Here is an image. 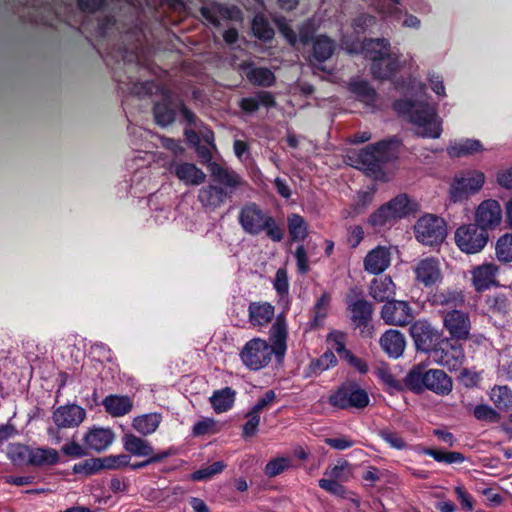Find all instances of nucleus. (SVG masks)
<instances>
[{
	"label": "nucleus",
	"mask_w": 512,
	"mask_h": 512,
	"mask_svg": "<svg viewBox=\"0 0 512 512\" xmlns=\"http://www.w3.org/2000/svg\"><path fill=\"white\" fill-rule=\"evenodd\" d=\"M252 30L254 35L262 40H270L274 36L273 28L261 13H258L254 16L252 22Z\"/></svg>",
	"instance_id": "49530a36"
},
{
	"label": "nucleus",
	"mask_w": 512,
	"mask_h": 512,
	"mask_svg": "<svg viewBox=\"0 0 512 512\" xmlns=\"http://www.w3.org/2000/svg\"><path fill=\"white\" fill-rule=\"evenodd\" d=\"M176 112H180L188 123L194 124L196 122V116L184 105L182 100L170 91L163 90L162 100L154 106L156 122L163 127L168 126L174 121Z\"/></svg>",
	"instance_id": "1a4fd4ad"
},
{
	"label": "nucleus",
	"mask_w": 512,
	"mask_h": 512,
	"mask_svg": "<svg viewBox=\"0 0 512 512\" xmlns=\"http://www.w3.org/2000/svg\"><path fill=\"white\" fill-rule=\"evenodd\" d=\"M240 108L247 112L253 113L259 109L260 106L264 107H272L275 105V100L273 95L267 91H260L254 96L242 98L240 103Z\"/></svg>",
	"instance_id": "e433bc0d"
},
{
	"label": "nucleus",
	"mask_w": 512,
	"mask_h": 512,
	"mask_svg": "<svg viewBox=\"0 0 512 512\" xmlns=\"http://www.w3.org/2000/svg\"><path fill=\"white\" fill-rule=\"evenodd\" d=\"M416 239L424 245L433 246L441 243L446 237V224L440 217L425 215L415 227Z\"/></svg>",
	"instance_id": "f8f14e48"
},
{
	"label": "nucleus",
	"mask_w": 512,
	"mask_h": 512,
	"mask_svg": "<svg viewBox=\"0 0 512 512\" xmlns=\"http://www.w3.org/2000/svg\"><path fill=\"white\" fill-rule=\"evenodd\" d=\"M443 326L449 332L452 339L466 340L469 338L471 330V321L469 314L452 309L443 316Z\"/></svg>",
	"instance_id": "2eb2a0df"
},
{
	"label": "nucleus",
	"mask_w": 512,
	"mask_h": 512,
	"mask_svg": "<svg viewBox=\"0 0 512 512\" xmlns=\"http://www.w3.org/2000/svg\"><path fill=\"white\" fill-rule=\"evenodd\" d=\"M455 241L461 251L475 254L486 246L488 233L477 224L462 225L455 232Z\"/></svg>",
	"instance_id": "ddd939ff"
},
{
	"label": "nucleus",
	"mask_w": 512,
	"mask_h": 512,
	"mask_svg": "<svg viewBox=\"0 0 512 512\" xmlns=\"http://www.w3.org/2000/svg\"><path fill=\"white\" fill-rule=\"evenodd\" d=\"M202 16L213 26H220V20L242 21V11L236 6L211 3L201 8Z\"/></svg>",
	"instance_id": "412c9836"
},
{
	"label": "nucleus",
	"mask_w": 512,
	"mask_h": 512,
	"mask_svg": "<svg viewBox=\"0 0 512 512\" xmlns=\"http://www.w3.org/2000/svg\"><path fill=\"white\" fill-rule=\"evenodd\" d=\"M490 400L499 410H511L512 390L506 385L494 386L490 391Z\"/></svg>",
	"instance_id": "58836bf2"
},
{
	"label": "nucleus",
	"mask_w": 512,
	"mask_h": 512,
	"mask_svg": "<svg viewBox=\"0 0 512 512\" xmlns=\"http://www.w3.org/2000/svg\"><path fill=\"white\" fill-rule=\"evenodd\" d=\"M381 317L388 325L405 326L413 320L414 315L408 302L392 299L383 305Z\"/></svg>",
	"instance_id": "4468645a"
},
{
	"label": "nucleus",
	"mask_w": 512,
	"mask_h": 512,
	"mask_svg": "<svg viewBox=\"0 0 512 512\" xmlns=\"http://www.w3.org/2000/svg\"><path fill=\"white\" fill-rule=\"evenodd\" d=\"M394 109L409 119L416 134L425 138L440 137L442 127L436 107L429 104L424 96L415 100L410 98L397 100L394 103Z\"/></svg>",
	"instance_id": "f03ea898"
},
{
	"label": "nucleus",
	"mask_w": 512,
	"mask_h": 512,
	"mask_svg": "<svg viewBox=\"0 0 512 512\" xmlns=\"http://www.w3.org/2000/svg\"><path fill=\"white\" fill-rule=\"evenodd\" d=\"M485 183L483 172L475 169L465 170L457 173L450 184L449 198L452 202L458 203L478 193Z\"/></svg>",
	"instance_id": "0eeeda50"
},
{
	"label": "nucleus",
	"mask_w": 512,
	"mask_h": 512,
	"mask_svg": "<svg viewBox=\"0 0 512 512\" xmlns=\"http://www.w3.org/2000/svg\"><path fill=\"white\" fill-rule=\"evenodd\" d=\"M499 267L494 263H483L471 270L472 285L477 292L485 291L498 284Z\"/></svg>",
	"instance_id": "5701e85b"
},
{
	"label": "nucleus",
	"mask_w": 512,
	"mask_h": 512,
	"mask_svg": "<svg viewBox=\"0 0 512 512\" xmlns=\"http://www.w3.org/2000/svg\"><path fill=\"white\" fill-rule=\"evenodd\" d=\"M369 294L378 302H388L394 299L396 285L389 276L374 278L370 283Z\"/></svg>",
	"instance_id": "cd10ccee"
},
{
	"label": "nucleus",
	"mask_w": 512,
	"mask_h": 512,
	"mask_svg": "<svg viewBox=\"0 0 512 512\" xmlns=\"http://www.w3.org/2000/svg\"><path fill=\"white\" fill-rule=\"evenodd\" d=\"M31 447L20 444L12 443L7 447V457L15 465H30Z\"/></svg>",
	"instance_id": "37998d69"
},
{
	"label": "nucleus",
	"mask_w": 512,
	"mask_h": 512,
	"mask_svg": "<svg viewBox=\"0 0 512 512\" xmlns=\"http://www.w3.org/2000/svg\"><path fill=\"white\" fill-rule=\"evenodd\" d=\"M423 453L427 456L432 457L437 462L446 464L463 463L465 460L464 455L456 451L443 452L440 450L427 448L423 450Z\"/></svg>",
	"instance_id": "de8ad7c7"
},
{
	"label": "nucleus",
	"mask_w": 512,
	"mask_h": 512,
	"mask_svg": "<svg viewBox=\"0 0 512 512\" xmlns=\"http://www.w3.org/2000/svg\"><path fill=\"white\" fill-rule=\"evenodd\" d=\"M404 335L398 330H388L380 338L381 348L392 358L400 357L405 349Z\"/></svg>",
	"instance_id": "7c9ffc66"
},
{
	"label": "nucleus",
	"mask_w": 512,
	"mask_h": 512,
	"mask_svg": "<svg viewBox=\"0 0 512 512\" xmlns=\"http://www.w3.org/2000/svg\"><path fill=\"white\" fill-rule=\"evenodd\" d=\"M85 417L86 412L82 407L69 404L58 407L52 418L58 428H74L79 426Z\"/></svg>",
	"instance_id": "4be33fe9"
},
{
	"label": "nucleus",
	"mask_w": 512,
	"mask_h": 512,
	"mask_svg": "<svg viewBox=\"0 0 512 512\" xmlns=\"http://www.w3.org/2000/svg\"><path fill=\"white\" fill-rule=\"evenodd\" d=\"M275 398L276 394L273 390L267 391L260 399H258L250 411L253 412V414L260 415L264 409L268 408L274 402Z\"/></svg>",
	"instance_id": "774afa93"
},
{
	"label": "nucleus",
	"mask_w": 512,
	"mask_h": 512,
	"mask_svg": "<svg viewBox=\"0 0 512 512\" xmlns=\"http://www.w3.org/2000/svg\"><path fill=\"white\" fill-rule=\"evenodd\" d=\"M349 53L362 52L372 61V75L380 80L392 78L401 67V55L392 53L388 39H365L362 43H343Z\"/></svg>",
	"instance_id": "f257e3e1"
},
{
	"label": "nucleus",
	"mask_w": 512,
	"mask_h": 512,
	"mask_svg": "<svg viewBox=\"0 0 512 512\" xmlns=\"http://www.w3.org/2000/svg\"><path fill=\"white\" fill-rule=\"evenodd\" d=\"M238 221L248 234L258 235L265 231L266 235L274 242H280L283 239V229L256 203H246L239 212Z\"/></svg>",
	"instance_id": "39448f33"
},
{
	"label": "nucleus",
	"mask_w": 512,
	"mask_h": 512,
	"mask_svg": "<svg viewBox=\"0 0 512 512\" xmlns=\"http://www.w3.org/2000/svg\"><path fill=\"white\" fill-rule=\"evenodd\" d=\"M502 208L494 199L484 200L479 204L475 212V221L485 231L495 229L502 222Z\"/></svg>",
	"instance_id": "a211bd4d"
},
{
	"label": "nucleus",
	"mask_w": 512,
	"mask_h": 512,
	"mask_svg": "<svg viewBox=\"0 0 512 512\" xmlns=\"http://www.w3.org/2000/svg\"><path fill=\"white\" fill-rule=\"evenodd\" d=\"M405 387L415 393L425 390L445 396L452 391V379L440 369H426L425 366L415 365L406 375Z\"/></svg>",
	"instance_id": "20e7f679"
},
{
	"label": "nucleus",
	"mask_w": 512,
	"mask_h": 512,
	"mask_svg": "<svg viewBox=\"0 0 512 512\" xmlns=\"http://www.w3.org/2000/svg\"><path fill=\"white\" fill-rule=\"evenodd\" d=\"M287 325L284 317L279 315L270 329L271 347L275 351L278 360L282 359L286 352Z\"/></svg>",
	"instance_id": "c756f323"
},
{
	"label": "nucleus",
	"mask_w": 512,
	"mask_h": 512,
	"mask_svg": "<svg viewBox=\"0 0 512 512\" xmlns=\"http://www.w3.org/2000/svg\"><path fill=\"white\" fill-rule=\"evenodd\" d=\"M391 264L389 247L377 246L370 250L363 260L364 270L372 275L383 273Z\"/></svg>",
	"instance_id": "b1692460"
},
{
	"label": "nucleus",
	"mask_w": 512,
	"mask_h": 512,
	"mask_svg": "<svg viewBox=\"0 0 512 512\" xmlns=\"http://www.w3.org/2000/svg\"><path fill=\"white\" fill-rule=\"evenodd\" d=\"M394 220L390 215V211L386 205L381 206L376 212L369 217V223L375 227H381Z\"/></svg>",
	"instance_id": "13d9d810"
},
{
	"label": "nucleus",
	"mask_w": 512,
	"mask_h": 512,
	"mask_svg": "<svg viewBox=\"0 0 512 512\" xmlns=\"http://www.w3.org/2000/svg\"><path fill=\"white\" fill-rule=\"evenodd\" d=\"M431 360L450 371H458L463 367L465 354L461 344L445 339L439 347H434L429 353Z\"/></svg>",
	"instance_id": "9b49d317"
},
{
	"label": "nucleus",
	"mask_w": 512,
	"mask_h": 512,
	"mask_svg": "<svg viewBox=\"0 0 512 512\" xmlns=\"http://www.w3.org/2000/svg\"><path fill=\"white\" fill-rule=\"evenodd\" d=\"M352 320L358 325L365 324L371 318L372 306L364 299L355 301L349 306Z\"/></svg>",
	"instance_id": "a18cd8bd"
},
{
	"label": "nucleus",
	"mask_w": 512,
	"mask_h": 512,
	"mask_svg": "<svg viewBox=\"0 0 512 512\" xmlns=\"http://www.w3.org/2000/svg\"><path fill=\"white\" fill-rule=\"evenodd\" d=\"M208 169L214 181L223 185L224 188L213 184L202 187L198 193V200L205 209L215 211L225 203L236 188L244 184V180L234 170L218 163H210Z\"/></svg>",
	"instance_id": "7ed1b4c3"
},
{
	"label": "nucleus",
	"mask_w": 512,
	"mask_h": 512,
	"mask_svg": "<svg viewBox=\"0 0 512 512\" xmlns=\"http://www.w3.org/2000/svg\"><path fill=\"white\" fill-rule=\"evenodd\" d=\"M325 475H327L329 479H333L335 481H346L350 476L348 462L343 461L333 467L328 468L325 472Z\"/></svg>",
	"instance_id": "4d7b16f0"
},
{
	"label": "nucleus",
	"mask_w": 512,
	"mask_h": 512,
	"mask_svg": "<svg viewBox=\"0 0 512 512\" xmlns=\"http://www.w3.org/2000/svg\"><path fill=\"white\" fill-rule=\"evenodd\" d=\"M328 401L338 409H364L369 405L370 398L357 382L346 381L329 396Z\"/></svg>",
	"instance_id": "6e6552de"
},
{
	"label": "nucleus",
	"mask_w": 512,
	"mask_h": 512,
	"mask_svg": "<svg viewBox=\"0 0 512 512\" xmlns=\"http://www.w3.org/2000/svg\"><path fill=\"white\" fill-rule=\"evenodd\" d=\"M273 287L280 296H284V295L288 294L289 281H288L286 269L279 268L276 271L275 279L273 282Z\"/></svg>",
	"instance_id": "680f3d73"
},
{
	"label": "nucleus",
	"mask_w": 512,
	"mask_h": 512,
	"mask_svg": "<svg viewBox=\"0 0 512 512\" xmlns=\"http://www.w3.org/2000/svg\"><path fill=\"white\" fill-rule=\"evenodd\" d=\"M484 151L482 143L477 139L464 138L451 142L447 147L450 157H464Z\"/></svg>",
	"instance_id": "2f4dec72"
},
{
	"label": "nucleus",
	"mask_w": 512,
	"mask_h": 512,
	"mask_svg": "<svg viewBox=\"0 0 512 512\" xmlns=\"http://www.w3.org/2000/svg\"><path fill=\"white\" fill-rule=\"evenodd\" d=\"M248 418L247 422L243 426V436L250 437L256 434L258 426L260 424V415L253 414V412L249 411L246 414Z\"/></svg>",
	"instance_id": "69168bd1"
},
{
	"label": "nucleus",
	"mask_w": 512,
	"mask_h": 512,
	"mask_svg": "<svg viewBox=\"0 0 512 512\" xmlns=\"http://www.w3.org/2000/svg\"><path fill=\"white\" fill-rule=\"evenodd\" d=\"M167 170L186 186H198L206 179V174L195 164L182 160H172Z\"/></svg>",
	"instance_id": "f3484780"
},
{
	"label": "nucleus",
	"mask_w": 512,
	"mask_h": 512,
	"mask_svg": "<svg viewBox=\"0 0 512 512\" xmlns=\"http://www.w3.org/2000/svg\"><path fill=\"white\" fill-rule=\"evenodd\" d=\"M474 416L478 420L495 421L498 418V413L492 407L480 404L474 408Z\"/></svg>",
	"instance_id": "338daca9"
},
{
	"label": "nucleus",
	"mask_w": 512,
	"mask_h": 512,
	"mask_svg": "<svg viewBox=\"0 0 512 512\" xmlns=\"http://www.w3.org/2000/svg\"><path fill=\"white\" fill-rule=\"evenodd\" d=\"M398 144L397 138L391 137L368 145L357 155L359 168L367 173L376 175L380 171L382 163L395 155Z\"/></svg>",
	"instance_id": "423d86ee"
},
{
	"label": "nucleus",
	"mask_w": 512,
	"mask_h": 512,
	"mask_svg": "<svg viewBox=\"0 0 512 512\" xmlns=\"http://www.w3.org/2000/svg\"><path fill=\"white\" fill-rule=\"evenodd\" d=\"M59 461V454L53 448H31L30 465H53Z\"/></svg>",
	"instance_id": "79ce46f5"
},
{
	"label": "nucleus",
	"mask_w": 512,
	"mask_h": 512,
	"mask_svg": "<svg viewBox=\"0 0 512 512\" xmlns=\"http://www.w3.org/2000/svg\"><path fill=\"white\" fill-rule=\"evenodd\" d=\"M88 448L101 452L106 450L114 441V433L109 428H93L84 437Z\"/></svg>",
	"instance_id": "c85d7f7f"
},
{
	"label": "nucleus",
	"mask_w": 512,
	"mask_h": 512,
	"mask_svg": "<svg viewBox=\"0 0 512 512\" xmlns=\"http://www.w3.org/2000/svg\"><path fill=\"white\" fill-rule=\"evenodd\" d=\"M489 307L497 313L505 314L509 308V302L505 295L498 294L488 299Z\"/></svg>",
	"instance_id": "0e129e2a"
},
{
	"label": "nucleus",
	"mask_w": 512,
	"mask_h": 512,
	"mask_svg": "<svg viewBox=\"0 0 512 512\" xmlns=\"http://www.w3.org/2000/svg\"><path fill=\"white\" fill-rule=\"evenodd\" d=\"M330 301V295L326 292H324L316 301L314 305L313 325L318 326L322 324L323 320L327 316L330 307Z\"/></svg>",
	"instance_id": "3c124183"
},
{
	"label": "nucleus",
	"mask_w": 512,
	"mask_h": 512,
	"mask_svg": "<svg viewBox=\"0 0 512 512\" xmlns=\"http://www.w3.org/2000/svg\"><path fill=\"white\" fill-rule=\"evenodd\" d=\"M495 252L498 260L512 262V234H504L497 240Z\"/></svg>",
	"instance_id": "09e8293b"
},
{
	"label": "nucleus",
	"mask_w": 512,
	"mask_h": 512,
	"mask_svg": "<svg viewBox=\"0 0 512 512\" xmlns=\"http://www.w3.org/2000/svg\"><path fill=\"white\" fill-rule=\"evenodd\" d=\"M162 421L160 413H148L137 416L132 421V427L141 435L147 436L153 434Z\"/></svg>",
	"instance_id": "f704fd0d"
},
{
	"label": "nucleus",
	"mask_w": 512,
	"mask_h": 512,
	"mask_svg": "<svg viewBox=\"0 0 512 512\" xmlns=\"http://www.w3.org/2000/svg\"><path fill=\"white\" fill-rule=\"evenodd\" d=\"M345 340V334L340 331H333L327 337L330 348L335 350L341 359L349 352L345 348Z\"/></svg>",
	"instance_id": "864d4df0"
},
{
	"label": "nucleus",
	"mask_w": 512,
	"mask_h": 512,
	"mask_svg": "<svg viewBox=\"0 0 512 512\" xmlns=\"http://www.w3.org/2000/svg\"><path fill=\"white\" fill-rule=\"evenodd\" d=\"M101 461L103 468L119 469L130 465V456L127 454H120L109 456Z\"/></svg>",
	"instance_id": "e2e57ef3"
},
{
	"label": "nucleus",
	"mask_w": 512,
	"mask_h": 512,
	"mask_svg": "<svg viewBox=\"0 0 512 512\" xmlns=\"http://www.w3.org/2000/svg\"><path fill=\"white\" fill-rule=\"evenodd\" d=\"M275 316L274 306L266 301H254L248 306V321L253 327H266Z\"/></svg>",
	"instance_id": "393cba45"
},
{
	"label": "nucleus",
	"mask_w": 512,
	"mask_h": 512,
	"mask_svg": "<svg viewBox=\"0 0 512 512\" xmlns=\"http://www.w3.org/2000/svg\"><path fill=\"white\" fill-rule=\"evenodd\" d=\"M349 90L356 99L362 102L371 111L379 107V97L375 89L365 80L353 79L349 83Z\"/></svg>",
	"instance_id": "a878e982"
},
{
	"label": "nucleus",
	"mask_w": 512,
	"mask_h": 512,
	"mask_svg": "<svg viewBox=\"0 0 512 512\" xmlns=\"http://www.w3.org/2000/svg\"><path fill=\"white\" fill-rule=\"evenodd\" d=\"M379 435L391 448L402 450L406 447V442L397 432L385 429Z\"/></svg>",
	"instance_id": "052dcab7"
},
{
	"label": "nucleus",
	"mask_w": 512,
	"mask_h": 512,
	"mask_svg": "<svg viewBox=\"0 0 512 512\" xmlns=\"http://www.w3.org/2000/svg\"><path fill=\"white\" fill-rule=\"evenodd\" d=\"M122 443L124 449L134 456L146 457L153 454V447L150 443L132 433L124 434Z\"/></svg>",
	"instance_id": "72a5a7b5"
},
{
	"label": "nucleus",
	"mask_w": 512,
	"mask_h": 512,
	"mask_svg": "<svg viewBox=\"0 0 512 512\" xmlns=\"http://www.w3.org/2000/svg\"><path fill=\"white\" fill-rule=\"evenodd\" d=\"M276 25L280 31V33L285 37V39L291 45H295L299 39V41L303 44H307L313 37L316 32L318 25L316 24L314 19H309L299 29V34L297 35L294 30L291 28L289 22L284 18L275 19Z\"/></svg>",
	"instance_id": "aec40b11"
},
{
	"label": "nucleus",
	"mask_w": 512,
	"mask_h": 512,
	"mask_svg": "<svg viewBox=\"0 0 512 512\" xmlns=\"http://www.w3.org/2000/svg\"><path fill=\"white\" fill-rule=\"evenodd\" d=\"M290 466L291 459L289 457L273 459L266 464L265 473L270 477H274Z\"/></svg>",
	"instance_id": "6e6d98bb"
},
{
	"label": "nucleus",
	"mask_w": 512,
	"mask_h": 512,
	"mask_svg": "<svg viewBox=\"0 0 512 512\" xmlns=\"http://www.w3.org/2000/svg\"><path fill=\"white\" fill-rule=\"evenodd\" d=\"M103 468L101 459H90L84 463L75 464L73 471L78 474L92 475Z\"/></svg>",
	"instance_id": "bf43d9fd"
},
{
	"label": "nucleus",
	"mask_w": 512,
	"mask_h": 512,
	"mask_svg": "<svg viewBox=\"0 0 512 512\" xmlns=\"http://www.w3.org/2000/svg\"><path fill=\"white\" fill-rule=\"evenodd\" d=\"M385 205L388 207L390 215H392L394 219L402 218L410 211L409 199L406 195H399Z\"/></svg>",
	"instance_id": "8fccbe9b"
},
{
	"label": "nucleus",
	"mask_w": 512,
	"mask_h": 512,
	"mask_svg": "<svg viewBox=\"0 0 512 512\" xmlns=\"http://www.w3.org/2000/svg\"><path fill=\"white\" fill-rule=\"evenodd\" d=\"M430 302L433 306H441L447 309H456L465 302V296L462 290L452 288L436 289L430 296Z\"/></svg>",
	"instance_id": "bb28decb"
},
{
	"label": "nucleus",
	"mask_w": 512,
	"mask_h": 512,
	"mask_svg": "<svg viewBox=\"0 0 512 512\" xmlns=\"http://www.w3.org/2000/svg\"><path fill=\"white\" fill-rule=\"evenodd\" d=\"M374 374L384 385L385 390L388 393L395 394L401 392L404 389L405 383L403 384L401 381L396 379V377L394 376L390 367L387 364H379L375 368Z\"/></svg>",
	"instance_id": "c9c22d12"
},
{
	"label": "nucleus",
	"mask_w": 512,
	"mask_h": 512,
	"mask_svg": "<svg viewBox=\"0 0 512 512\" xmlns=\"http://www.w3.org/2000/svg\"><path fill=\"white\" fill-rule=\"evenodd\" d=\"M415 280L430 287L440 282L442 279L439 261L433 257L421 259L413 266Z\"/></svg>",
	"instance_id": "6ab92c4d"
},
{
	"label": "nucleus",
	"mask_w": 512,
	"mask_h": 512,
	"mask_svg": "<svg viewBox=\"0 0 512 512\" xmlns=\"http://www.w3.org/2000/svg\"><path fill=\"white\" fill-rule=\"evenodd\" d=\"M235 401V391L230 387L215 391L210 397V403L216 413L230 410Z\"/></svg>",
	"instance_id": "4c0bfd02"
},
{
	"label": "nucleus",
	"mask_w": 512,
	"mask_h": 512,
	"mask_svg": "<svg viewBox=\"0 0 512 512\" xmlns=\"http://www.w3.org/2000/svg\"><path fill=\"white\" fill-rule=\"evenodd\" d=\"M410 334L418 350L430 353L440 340V334L430 323L418 320L410 326Z\"/></svg>",
	"instance_id": "dca6fc26"
},
{
	"label": "nucleus",
	"mask_w": 512,
	"mask_h": 512,
	"mask_svg": "<svg viewBox=\"0 0 512 512\" xmlns=\"http://www.w3.org/2000/svg\"><path fill=\"white\" fill-rule=\"evenodd\" d=\"M335 50V43L330 38L321 35L313 43L312 57L317 62H324L329 59Z\"/></svg>",
	"instance_id": "ea45409f"
},
{
	"label": "nucleus",
	"mask_w": 512,
	"mask_h": 512,
	"mask_svg": "<svg viewBox=\"0 0 512 512\" xmlns=\"http://www.w3.org/2000/svg\"><path fill=\"white\" fill-rule=\"evenodd\" d=\"M105 410L113 417L128 414L133 408V400L125 395H108L103 400Z\"/></svg>",
	"instance_id": "473e14b6"
},
{
	"label": "nucleus",
	"mask_w": 512,
	"mask_h": 512,
	"mask_svg": "<svg viewBox=\"0 0 512 512\" xmlns=\"http://www.w3.org/2000/svg\"><path fill=\"white\" fill-rule=\"evenodd\" d=\"M288 229L293 241L302 242L307 237V223L299 214H292L288 217Z\"/></svg>",
	"instance_id": "c03bdc74"
},
{
	"label": "nucleus",
	"mask_w": 512,
	"mask_h": 512,
	"mask_svg": "<svg viewBox=\"0 0 512 512\" xmlns=\"http://www.w3.org/2000/svg\"><path fill=\"white\" fill-rule=\"evenodd\" d=\"M225 468V464L222 461H216L209 466L203 467L192 473L191 478L195 481L207 480L214 475L221 473Z\"/></svg>",
	"instance_id": "603ef678"
},
{
	"label": "nucleus",
	"mask_w": 512,
	"mask_h": 512,
	"mask_svg": "<svg viewBox=\"0 0 512 512\" xmlns=\"http://www.w3.org/2000/svg\"><path fill=\"white\" fill-rule=\"evenodd\" d=\"M337 363L336 356L332 351L325 352L320 358L314 361L310 368L313 373H321Z\"/></svg>",
	"instance_id": "5fc2aeb1"
},
{
	"label": "nucleus",
	"mask_w": 512,
	"mask_h": 512,
	"mask_svg": "<svg viewBox=\"0 0 512 512\" xmlns=\"http://www.w3.org/2000/svg\"><path fill=\"white\" fill-rule=\"evenodd\" d=\"M245 75L251 83L258 86L268 87L275 81L273 72L268 68L249 66Z\"/></svg>",
	"instance_id": "a19ab883"
},
{
	"label": "nucleus",
	"mask_w": 512,
	"mask_h": 512,
	"mask_svg": "<svg viewBox=\"0 0 512 512\" xmlns=\"http://www.w3.org/2000/svg\"><path fill=\"white\" fill-rule=\"evenodd\" d=\"M273 354L275 351L266 340L253 338L240 351V358L248 369L257 371L270 363Z\"/></svg>",
	"instance_id": "9d476101"
}]
</instances>
